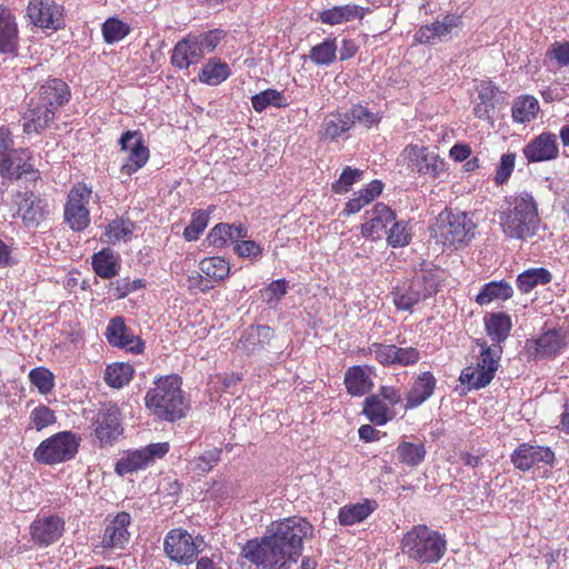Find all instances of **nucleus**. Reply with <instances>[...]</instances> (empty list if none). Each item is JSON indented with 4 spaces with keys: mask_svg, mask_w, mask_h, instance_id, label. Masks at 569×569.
<instances>
[{
    "mask_svg": "<svg viewBox=\"0 0 569 569\" xmlns=\"http://www.w3.org/2000/svg\"><path fill=\"white\" fill-rule=\"evenodd\" d=\"M309 59L316 66H329L337 58V42L335 38L325 39L322 42L313 46L309 51Z\"/></svg>",
    "mask_w": 569,
    "mask_h": 569,
    "instance_id": "47",
    "label": "nucleus"
},
{
    "mask_svg": "<svg viewBox=\"0 0 569 569\" xmlns=\"http://www.w3.org/2000/svg\"><path fill=\"white\" fill-rule=\"evenodd\" d=\"M477 346L481 348L477 366L466 367L460 375V381L471 389L485 388L493 380L502 355L499 345L487 346L486 341L477 340Z\"/></svg>",
    "mask_w": 569,
    "mask_h": 569,
    "instance_id": "8",
    "label": "nucleus"
},
{
    "mask_svg": "<svg viewBox=\"0 0 569 569\" xmlns=\"http://www.w3.org/2000/svg\"><path fill=\"white\" fill-rule=\"evenodd\" d=\"M415 284H419V292L426 299L432 297L438 292L439 279L433 271H422L420 274H416L412 279Z\"/></svg>",
    "mask_w": 569,
    "mask_h": 569,
    "instance_id": "57",
    "label": "nucleus"
},
{
    "mask_svg": "<svg viewBox=\"0 0 569 569\" xmlns=\"http://www.w3.org/2000/svg\"><path fill=\"white\" fill-rule=\"evenodd\" d=\"M56 423L57 415L54 410L43 403H39L30 411L27 430H36L40 432Z\"/></svg>",
    "mask_w": 569,
    "mask_h": 569,
    "instance_id": "46",
    "label": "nucleus"
},
{
    "mask_svg": "<svg viewBox=\"0 0 569 569\" xmlns=\"http://www.w3.org/2000/svg\"><path fill=\"white\" fill-rule=\"evenodd\" d=\"M437 379L431 371H422L413 378L410 389L406 393L407 410L417 408L435 393Z\"/></svg>",
    "mask_w": 569,
    "mask_h": 569,
    "instance_id": "26",
    "label": "nucleus"
},
{
    "mask_svg": "<svg viewBox=\"0 0 569 569\" xmlns=\"http://www.w3.org/2000/svg\"><path fill=\"white\" fill-rule=\"evenodd\" d=\"M498 218L503 234L509 239L532 238L540 227L538 203L526 190L505 197Z\"/></svg>",
    "mask_w": 569,
    "mask_h": 569,
    "instance_id": "1",
    "label": "nucleus"
},
{
    "mask_svg": "<svg viewBox=\"0 0 569 569\" xmlns=\"http://www.w3.org/2000/svg\"><path fill=\"white\" fill-rule=\"evenodd\" d=\"M30 383L37 388L40 395L47 396L54 388V375L47 367H36L28 375Z\"/></svg>",
    "mask_w": 569,
    "mask_h": 569,
    "instance_id": "49",
    "label": "nucleus"
},
{
    "mask_svg": "<svg viewBox=\"0 0 569 569\" xmlns=\"http://www.w3.org/2000/svg\"><path fill=\"white\" fill-rule=\"evenodd\" d=\"M363 356L372 355L375 360L383 367H393L395 345L372 342L366 349H361Z\"/></svg>",
    "mask_w": 569,
    "mask_h": 569,
    "instance_id": "54",
    "label": "nucleus"
},
{
    "mask_svg": "<svg viewBox=\"0 0 569 569\" xmlns=\"http://www.w3.org/2000/svg\"><path fill=\"white\" fill-rule=\"evenodd\" d=\"M393 224L388 231L387 242L392 248L405 247L410 243L412 230L406 221H392Z\"/></svg>",
    "mask_w": 569,
    "mask_h": 569,
    "instance_id": "53",
    "label": "nucleus"
},
{
    "mask_svg": "<svg viewBox=\"0 0 569 569\" xmlns=\"http://www.w3.org/2000/svg\"><path fill=\"white\" fill-rule=\"evenodd\" d=\"M365 171L357 168L345 167L338 180L332 182L331 190L336 194L347 193L351 187L362 180Z\"/></svg>",
    "mask_w": 569,
    "mask_h": 569,
    "instance_id": "52",
    "label": "nucleus"
},
{
    "mask_svg": "<svg viewBox=\"0 0 569 569\" xmlns=\"http://www.w3.org/2000/svg\"><path fill=\"white\" fill-rule=\"evenodd\" d=\"M362 413L368 420L377 426H383L393 419V411L389 406L379 398V396H370L363 402Z\"/></svg>",
    "mask_w": 569,
    "mask_h": 569,
    "instance_id": "37",
    "label": "nucleus"
},
{
    "mask_svg": "<svg viewBox=\"0 0 569 569\" xmlns=\"http://www.w3.org/2000/svg\"><path fill=\"white\" fill-rule=\"evenodd\" d=\"M203 538L192 537L186 529L173 528L169 530L163 540V550L167 557L181 565H190L201 552Z\"/></svg>",
    "mask_w": 569,
    "mask_h": 569,
    "instance_id": "10",
    "label": "nucleus"
},
{
    "mask_svg": "<svg viewBox=\"0 0 569 569\" xmlns=\"http://www.w3.org/2000/svg\"><path fill=\"white\" fill-rule=\"evenodd\" d=\"M516 159V152H507L500 157L493 174V182L496 186L500 187L508 182L515 171Z\"/></svg>",
    "mask_w": 569,
    "mask_h": 569,
    "instance_id": "56",
    "label": "nucleus"
},
{
    "mask_svg": "<svg viewBox=\"0 0 569 569\" xmlns=\"http://www.w3.org/2000/svg\"><path fill=\"white\" fill-rule=\"evenodd\" d=\"M240 556L257 569L290 568L277 546L268 538V533L248 540L241 548Z\"/></svg>",
    "mask_w": 569,
    "mask_h": 569,
    "instance_id": "9",
    "label": "nucleus"
},
{
    "mask_svg": "<svg viewBox=\"0 0 569 569\" xmlns=\"http://www.w3.org/2000/svg\"><path fill=\"white\" fill-rule=\"evenodd\" d=\"M312 525L298 516L272 521L267 528L268 538L277 546L289 567L302 555L303 541L312 536Z\"/></svg>",
    "mask_w": 569,
    "mask_h": 569,
    "instance_id": "3",
    "label": "nucleus"
},
{
    "mask_svg": "<svg viewBox=\"0 0 569 569\" xmlns=\"http://www.w3.org/2000/svg\"><path fill=\"white\" fill-rule=\"evenodd\" d=\"M461 16L448 13L442 20L421 26L415 33V41L420 44H433L437 40L448 37L453 29L461 27Z\"/></svg>",
    "mask_w": 569,
    "mask_h": 569,
    "instance_id": "22",
    "label": "nucleus"
},
{
    "mask_svg": "<svg viewBox=\"0 0 569 569\" xmlns=\"http://www.w3.org/2000/svg\"><path fill=\"white\" fill-rule=\"evenodd\" d=\"M104 336L110 346L123 349L133 355H139L144 349L143 341L138 336L133 335L122 317L110 319Z\"/></svg>",
    "mask_w": 569,
    "mask_h": 569,
    "instance_id": "20",
    "label": "nucleus"
},
{
    "mask_svg": "<svg viewBox=\"0 0 569 569\" xmlns=\"http://www.w3.org/2000/svg\"><path fill=\"white\" fill-rule=\"evenodd\" d=\"M92 427L100 447L112 446L123 432L118 406L109 405L100 409L93 418Z\"/></svg>",
    "mask_w": 569,
    "mask_h": 569,
    "instance_id": "15",
    "label": "nucleus"
},
{
    "mask_svg": "<svg viewBox=\"0 0 569 569\" xmlns=\"http://www.w3.org/2000/svg\"><path fill=\"white\" fill-rule=\"evenodd\" d=\"M396 452L399 462L410 468L419 466L427 455L426 446L422 441L413 443L401 440L396 448Z\"/></svg>",
    "mask_w": 569,
    "mask_h": 569,
    "instance_id": "42",
    "label": "nucleus"
},
{
    "mask_svg": "<svg viewBox=\"0 0 569 569\" xmlns=\"http://www.w3.org/2000/svg\"><path fill=\"white\" fill-rule=\"evenodd\" d=\"M406 158L413 162L418 173L440 178L447 170V163L437 152L430 151L428 147H420L410 143L403 149Z\"/></svg>",
    "mask_w": 569,
    "mask_h": 569,
    "instance_id": "19",
    "label": "nucleus"
},
{
    "mask_svg": "<svg viewBox=\"0 0 569 569\" xmlns=\"http://www.w3.org/2000/svg\"><path fill=\"white\" fill-rule=\"evenodd\" d=\"M19 50V28L12 11L0 6V53L17 56Z\"/></svg>",
    "mask_w": 569,
    "mask_h": 569,
    "instance_id": "25",
    "label": "nucleus"
},
{
    "mask_svg": "<svg viewBox=\"0 0 569 569\" xmlns=\"http://www.w3.org/2000/svg\"><path fill=\"white\" fill-rule=\"evenodd\" d=\"M552 280L551 272L546 268H530L519 273L516 280L517 288L522 293H529L537 286H545Z\"/></svg>",
    "mask_w": 569,
    "mask_h": 569,
    "instance_id": "40",
    "label": "nucleus"
},
{
    "mask_svg": "<svg viewBox=\"0 0 569 569\" xmlns=\"http://www.w3.org/2000/svg\"><path fill=\"white\" fill-rule=\"evenodd\" d=\"M401 549L416 562L437 563L446 555L447 540L439 531L426 525H416L403 535Z\"/></svg>",
    "mask_w": 569,
    "mask_h": 569,
    "instance_id": "4",
    "label": "nucleus"
},
{
    "mask_svg": "<svg viewBox=\"0 0 569 569\" xmlns=\"http://www.w3.org/2000/svg\"><path fill=\"white\" fill-rule=\"evenodd\" d=\"M104 42L111 44L121 41L130 33V26L118 18H108L101 27Z\"/></svg>",
    "mask_w": 569,
    "mask_h": 569,
    "instance_id": "51",
    "label": "nucleus"
},
{
    "mask_svg": "<svg viewBox=\"0 0 569 569\" xmlns=\"http://www.w3.org/2000/svg\"><path fill=\"white\" fill-rule=\"evenodd\" d=\"M477 223L467 212L446 208L431 229L433 237L443 247L467 246L476 236Z\"/></svg>",
    "mask_w": 569,
    "mask_h": 569,
    "instance_id": "5",
    "label": "nucleus"
},
{
    "mask_svg": "<svg viewBox=\"0 0 569 569\" xmlns=\"http://www.w3.org/2000/svg\"><path fill=\"white\" fill-rule=\"evenodd\" d=\"M369 11L368 8L360 7L358 4H345L336 6L330 9H326L320 12V20L322 23L336 26L356 19L361 20Z\"/></svg>",
    "mask_w": 569,
    "mask_h": 569,
    "instance_id": "31",
    "label": "nucleus"
},
{
    "mask_svg": "<svg viewBox=\"0 0 569 569\" xmlns=\"http://www.w3.org/2000/svg\"><path fill=\"white\" fill-rule=\"evenodd\" d=\"M230 223L220 222L216 224L208 234V241L216 248H224L231 242Z\"/></svg>",
    "mask_w": 569,
    "mask_h": 569,
    "instance_id": "62",
    "label": "nucleus"
},
{
    "mask_svg": "<svg viewBox=\"0 0 569 569\" xmlns=\"http://www.w3.org/2000/svg\"><path fill=\"white\" fill-rule=\"evenodd\" d=\"M92 268L100 278L111 279L118 274V259L110 248H103L92 256Z\"/></svg>",
    "mask_w": 569,
    "mask_h": 569,
    "instance_id": "41",
    "label": "nucleus"
},
{
    "mask_svg": "<svg viewBox=\"0 0 569 569\" xmlns=\"http://www.w3.org/2000/svg\"><path fill=\"white\" fill-rule=\"evenodd\" d=\"M569 345V330L562 327L549 329L538 338L526 341V351L529 357L550 359L556 357Z\"/></svg>",
    "mask_w": 569,
    "mask_h": 569,
    "instance_id": "14",
    "label": "nucleus"
},
{
    "mask_svg": "<svg viewBox=\"0 0 569 569\" xmlns=\"http://www.w3.org/2000/svg\"><path fill=\"white\" fill-rule=\"evenodd\" d=\"M66 531L63 517L51 515H38L29 526L30 541L38 548H47L58 542Z\"/></svg>",
    "mask_w": 569,
    "mask_h": 569,
    "instance_id": "13",
    "label": "nucleus"
},
{
    "mask_svg": "<svg viewBox=\"0 0 569 569\" xmlns=\"http://www.w3.org/2000/svg\"><path fill=\"white\" fill-rule=\"evenodd\" d=\"M421 359L420 351L415 347H398L395 345L393 367L415 366Z\"/></svg>",
    "mask_w": 569,
    "mask_h": 569,
    "instance_id": "61",
    "label": "nucleus"
},
{
    "mask_svg": "<svg viewBox=\"0 0 569 569\" xmlns=\"http://www.w3.org/2000/svg\"><path fill=\"white\" fill-rule=\"evenodd\" d=\"M144 396V406L161 421L176 422L184 418L190 402L182 390V378L177 375L158 377Z\"/></svg>",
    "mask_w": 569,
    "mask_h": 569,
    "instance_id": "2",
    "label": "nucleus"
},
{
    "mask_svg": "<svg viewBox=\"0 0 569 569\" xmlns=\"http://www.w3.org/2000/svg\"><path fill=\"white\" fill-rule=\"evenodd\" d=\"M522 152L529 163L553 160L559 154L557 136L552 132H542L530 140Z\"/></svg>",
    "mask_w": 569,
    "mask_h": 569,
    "instance_id": "23",
    "label": "nucleus"
},
{
    "mask_svg": "<svg viewBox=\"0 0 569 569\" xmlns=\"http://www.w3.org/2000/svg\"><path fill=\"white\" fill-rule=\"evenodd\" d=\"M213 210L214 206H211L208 210H196L192 213L190 223L183 230V237L187 241H194L199 239L200 234L207 228L210 213Z\"/></svg>",
    "mask_w": 569,
    "mask_h": 569,
    "instance_id": "50",
    "label": "nucleus"
},
{
    "mask_svg": "<svg viewBox=\"0 0 569 569\" xmlns=\"http://www.w3.org/2000/svg\"><path fill=\"white\" fill-rule=\"evenodd\" d=\"M132 522L131 515L127 511H120L108 520L101 546L106 549H123L130 540L129 526Z\"/></svg>",
    "mask_w": 569,
    "mask_h": 569,
    "instance_id": "21",
    "label": "nucleus"
},
{
    "mask_svg": "<svg viewBox=\"0 0 569 569\" xmlns=\"http://www.w3.org/2000/svg\"><path fill=\"white\" fill-rule=\"evenodd\" d=\"M16 166L13 179H23L29 182H36L41 179L40 171L34 168L32 156L28 149L14 150Z\"/></svg>",
    "mask_w": 569,
    "mask_h": 569,
    "instance_id": "44",
    "label": "nucleus"
},
{
    "mask_svg": "<svg viewBox=\"0 0 569 569\" xmlns=\"http://www.w3.org/2000/svg\"><path fill=\"white\" fill-rule=\"evenodd\" d=\"M252 108L257 112H262L269 106L284 108L288 102L283 94L276 89H266L251 98Z\"/></svg>",
    "mask_w": 569,
    "mask_h": 569,
    "instance_id": "48",
    "label": "nucleus"
},
{
    "mask_svg": "<svg viewBox=\"0 0 569 569\" xmlns=\"http://www.w3.org/2000/svg\"><path fill=\"white\" fill-rule=\"evenodd\" d=\"M555 460L556 456L550 447L530 442L520 443L510 455L513 467L523 472L540 463L552 466Z\"/></svg>",
    "mask_w": 569,
    "mask_h": 569,
    "instance_id": "17",
    "label": "nucleus"
},
{
    "mask_svg": "<svg viewBox=\"0 0 569 569\" xmlns=\"http://www.w3.org/2000/svg\"><path fill=\"white\" fill-rule=\"evenodd\" d=\"M13 202L26 227L36 228L50 214L48 201L33 191H17L13 194Z\"/></svg>",
    "mask_w": 569,
    "mask_h": 569,
    "instance_id": "16",
    "label": "nucleus"
},
{
    "mask_svg": "<svg viewBox=\"0 0 569 569\" xmlns=\"http://www.w3.org/2000/svg\"><path fill=\"white\" fill-rule=\"evenodd\" d=\"M547 54L555 59L559 66H569V42H555Z\"/></svg>",
    "mask_w": 569,
    "mask_h": 569,
    "instance_id": "64",
    "label": "nucleus"
},
{
    "mask_svg": "<svg viewBox=\"0 0 569 569\" xmlns=\"http://www.w3.org/2000/svg\"><path fill=\"white\" fill-rule=\"evenodd\" d=\"M231 70L227 62L212 58L202 67L199 72V81L209 86H218L227 80Z\"/></svg>",
    "mask_w": 569,
    "mask_h": 569,
    "instance_id": "39",
    "label": "nucleus"
},
{
    "mask_svg": "<svg viewBox=\"0 0 569 569\" xmlns=\"http://www.w3.org/2000/svg\"><path fill=\"white\" fill-rule=\"evenodd\" d=\"M134 224L129 219L118 218L108 224L106 236L110 242L114 243L132 234Z\"/></svg>",
    "mask_w": 569,
    "mask_h": 569,
    "instance_id": "58",
    "label": "nucleus"
},
{
    "mask_svg": "<svg viewBox=\"0 0 569 569\" xmlns=\"http://www.w3.org/2000/svg\"><path fill=\"white\" fill-rule=\"evenodd\" d=\"M64 220L72 230H84L90 223V212L88 207L77 208L64 206Z\"/></svg>",
    "mask_w": 569,
    "mask_h": 569,
    "instance_id": "55",
    "label": "nucleus"
},
{
    "mask_svg": "<svg viewBox=\"0 0 569 569\" xmlns=\"http://www.w3.org/2000/svg\"><path fill=\"white\" fill-rule=\"evenodd\" d=\"M222 449L213 448L204 451L194 460L193 469L198 475H206L220 461Z\"/></svg>",
    "mask_w": 569,
    "mask_h": 569,
    "instance_id": "60",
    "label": "nucleus"
},
{
    "mask_svg": "<svg viewBox=\"0 0 569 569\" xmlns=\"http://www.w3.org/2000/svg\"><path fill=\"white\" fill-rule=\"evenodd\" d=\"M272 338L273 330L271 327L264 325H251L241 333L237 341V348L247 355H252L264 349Z\"/></svg>",
    "mask_w": 569,
    "mask_h": 569,
    "instance_id": "27",
    "label": "nucleus"
},
{
    "mask_svg": "<svg viewBox=\"0 0 569 569\" xmlns=\"http://www.w3.org/2000/svg\"><path fill=\"white\" fill-rule=\"evenodd\" d=\"M390 293L398 311L412 312L415 306L425 300L419 292V284H415L411 279L395 286Z\"/></svg>",
    "mask_w": 569,
    "mask_h": 569,
    "instance_id": "29",
    "label": "nucleus"
},
{
    "mask_svg": "<svg viewBox=\"0 0 569 569\" xmlns=\"http://www.w3.org/2000/svg\"><path fill=\"white\" fill-rule=\"evenodd\" d=\"M378 509V502L375 499H362L356 503H348L338 511V522L341 526L349 527L362 522Z\"/></svg>",
    "mask_w": 569,
    "mask_h": 569,
    "instance_id": "28",
    "label": "nucleus"
},
{
    "mask_svg": "<svg viewBox=\"0 0 569 569\" xmlns=\"http://www.w3.org/2000/svg\"><path fill=\"white\" fill-rule=\"evenodd\" d=\"M511 327V318L505 312L491 313L486 320V331L492 345L501 346L500 343L508 338Z\"/></svg>",
    "mask_w": 569,
    "mask_h": 569,
    "instance_id": "38",
    "label": "nucleus"
},
{
    "mask_svg": "<svg viewBox=\"0 0 569 569\" xmlns=\"http://www.w3.org/2000/svg\"><path fill=\"white\" fill-rule=\"evenodd\" d=\"M200 271L212 282H221L230 274V262L223 257H207L199 262Z\"/></svg>",
    "mask_w": 569,
    "mask_h": 569,
    "instance_id": "43",
    "label": "nucleus"
},
{
    "mask_svg": "<svg viewBox=\"0 0 569 569\" xmlns=\"http://www.w3.org/2000/svg\"><path fill=\"white\" fill-rule=\"evenodd\" d=\"M134 372L133 366L129 362H111L106 366L103 381L109 388L122 389L133 379Z\"/></svg>",
    "mask_w": 569,
    "mask_h": 569,
    "instance_id": "34",
    "label": "nucleus"
},
{
    "mask_svg": "<svg viewBox=\"0 0 569 569\" xmlns=\"http://www.w3.org/2000/svg\"><path fill=\"white\" fill-rule=\"evenodd\" d=\"M366 214L367 221L361 226V234L373 240L380 239L387 226L396 219L395 211L382 202L376 203Z\"/></svg>",
    "mask_w": 569,
    "mask_h": 569,
    "instance_id": "24",
    "label": "nucleus"
},
{
    "mask_svg": "<svg viewBox=\"0 0 569 569\" xmlns=\"http://www.w3.org/2000/svg\"><path fill=\"white\" fill-rule=\"evenodd\" d=\"M23 131L26 133H39L47 129L54 120V109L40 102L30 106L24 113Z\"/></svg>",
    "mask_w": 569,
    "mask_h": 569,
    "instance_id": "30",
    "label": "nucleus"
},
{
    "mask_svg": "<svg viewBox=\"0 0 569 569\" xmlns=\"http://www.w3.org/2000/svg\"><path fill=\"white\" fill-rule=\"evenodd\" d=\"M226 37L222 29H212L203 33H189L179 40L171 53L170 60L173 67L188 69L191 64L202 60L212 52Z\"/></svg>",
    "mask_w": 569,
    "mask_h": 569,
    "instance_id": "6",
    "label": "nucleus"
},
{
    "mask_svg": "<svg viewBox=\"0 0 569 569\" xmlns=\"http://www.w3.org/2000/svg\"><path fill=\"white\" fill-rule=\"evenodd\" d=\"M512 296L513 289L508 281H490L481 287L479 293L475 298V301L479 306H486L492 301H506Z\"/></svg>",
    "mask_w": 569,
    "mask_h": 569,
    "instance_id": "35",
    "label": "nucleus"
},
{
    "mask_svg": "<svg viewBox=\"0 0 569 569\" xmlns=\"http://www.w3.org/2000/svg\"><path fill=\"white\" fill-rule=\"evenodd\" d=\"M170 450L168 442L150 443L136 450H127L114 465L117 475L123 477L146 469L157 459H162Z\"/></svg>",
    "mask_w": 569,
    "mask_h": 569,
    "instance_id": "11",
    "label": "nucleus"
},
{
    "mask_svg": "<svg viewBox=\"0 0 569 569\" xmlns=\"http://www.w3.org/2000/svg\"><path fill=\"white\" fill-rule=\"evenodd\" d=\"M81 438L72 431H60L42 440L34 449L36 461L53 466L72 460L79 451Z\"/></svg>",
    "mask_w": 569,
    "mask_h": 569,
    "instance_id": "7",
    "label": "nucleus"
},
{
    "mask_svg": "<svg viewBox=\"0 0 569 569\" xmlns=\"http://www.w3.org/2000/svg\"><path fill=\"white\" fill-rule=\"evenodd\" d=\"M352 128L351 119L346 112H336L326 117L321 123V140H336Z\"/></svg>",
    "mask_w": 569,
    "mask_h": 569,
    "instance_id": "36",
    "label": "nucleus"
},
{
    "mask_svg": "<svg viewBox=\"0 0 569 569\" xmlns=\"http://www.w3.org/2000/svg\"><path fill=\"white\" fill-rule=\"evenodd\" d=\"M27 17L38 28L58 30L63 24V7L52 0H30Z\"/></svg>",
    "mask_w": 569,
    "mask_h": 569,
    "instance_id": "18",
    "label": "nucleus"
},
{
    "mask_svg": "<svg viewBox=\"0 0 569 569\" xmlns=\"http://www.w3.org/2000/svg\"><path fill=\"white\" fill-rule=\"evenodd\" d=\"M40 100L56 109L69 102L71 93L68 84L61 79H48L39 89Z\"/></svg>",
    "mask_w": 569,
    "mask_h": 569,
    "instance_id": "32",
    "label": "nucleus"
},
{
    "mask_svg": "<svg viewBox=\"0 0 569 569\" xmlns=\"http://www.w3.org/2000/svg\"><path fill=\"white\" fill-rule=\"evenodd\" d=\"M92 194V188L86 182H77L70 189L66 206L68 207H87Z\"/></svg>",
    "mask_w": 569,
    "mask_h": 569,
    "instance_id": "59",
    "label": "nucleus"
},
{
    "mask_svg": "<svg viewBox=\"0 0 569 569\" xmlns=\"http://www.w3.org/2000/svg\"><path fill=\"white\" fill-rule=\"evenodd\" d=\"M120 149L128 152L126 161L120 168V172L131 177L146 166L150 158L149 148L144 144L142 134L139 130H128L119 139Z\"/></svg>",
    "mask_w": 569,
    "mask_h": 569,
    "instance_id": "12",
    "label": "nucleus"
},
{
    "mask_svg": "<svg viewBox=\"0 0 569 569\" xmlns=\"http://www.w3.org/2000/svg\"><path fill=\"white\" fill-rule=\"evenodd\" d=\"M540 104L536 97L521 94L513 99L511 104V118L515 123L525 124L537 119Z\"/></svg>",
    "mask_w": 569,
    "mask_h": 569,
    "instance_id": "33",
    "label": "nucleus"
},
{
    "mask_svg": "<svg viewBox=\"0 0 569 569\" xmlns=\"http://www.w3.org/2000/svg\"><path fill=\"white\" fill-rule=\"evenodd\" d=\"M345 386L349 395L363 396L370 390L371 381L365 369L352 366L345 373Z\"/></svg>",
    "mask_w": 569,
    "mask_h": 569,
    "instance_id": "45",
    "label": "nucleus"
},
{
    "mask_svg": "<svg viewBox=\"0 0 569 569\" xmlns=\"http://www.w3.org/2000/svg\"><path fill=\"white\" fill-rule=\"evenodd\" d=\"M234 253L244 259H258L263 253L261 244L253 240L237 241L233 246Z\"/></svg>",
    "mask_w": 569,
    "mask_h": 569,
    "instance_id": "63",
    "label": "nucleus"
}]
</instances>
